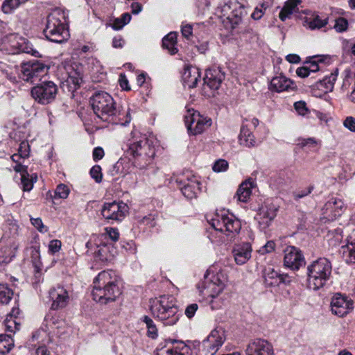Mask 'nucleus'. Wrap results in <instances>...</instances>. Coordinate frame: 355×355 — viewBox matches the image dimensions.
<instances>
[{
    "label": "nucleus",
    "instance_id": "1",
    "mask_svg": "<svg viewBox=\"0 0 355 355\" xmlns=\"http://www.w3.org/2000/svg\"><path fill=\"white\" fill-rule=\"evenodd\" d=\"M94 114L103 121L125 125L131 121L130 110L116 106L112 96L106 92H97L90 98Z\"/></svg>",
    "mask_w": 355,
    "mask_h": 355
},
{
    "label": "nucleus",
    "instance_id": "2",
    "mask_svg": "<svg viewBox=\"0 0 355 355\" xmlns=\"http://www.w3.org/2000/svg\"><path fill=\"white\" fill-rule=\"evenodd\" d=\"M121 293L119 277L113 270H103L94 278L92 295L97 303L106 305L114 302Z\"/></svg>",
    "mask_w": 355,
    "mask_h": 355
},
{
    "label": "nucleus",
    "instance_id": "3",
    "mask_svg": "<svg viewBox=\"0 0 355 355\" xmlns=\"http://www.w3.org/2000/svg\"><path fill=\"white\" fill-rule=\"evenodd\" d=\"M133 134L123 149L127 156L132 157L134 165L144 169L151 163L155 154V148L152 141L145 135L136 137V133Z\"/></svg>",
    "mask_w": 355,
    "mask_h": 355
},
{
    "label": "nucleus",
    "instance_id": "4",
    "mask_svg": "<svg viewBox=\"0 0 355 355\" xmlns=\"http://www.w3.org/2000/svg\"><path fill=\"white\" fill-rule=\"evenodd\" d=\"M150 310L154 318L161 321L166 326L175 324L180 319L178 306L175 298L171 295H163L150 299Z\"/></svg>",
    "mask_w": 355,
    "mask_h": 355
},
{
    "label": "nucleus",
    "instance_id": "5",
    "mask_svg": "<svg viewBox=\"0 0 355 355\" xmlns=\"http://www.w3.org/2000/svg\"><path fill=\"white\" fill-rule=\"evenodd\" d=\"M332 272L331 261L320 257L307 266V282L310 288L318 290L324 287L329 280Z\"/></svg>",
    "mask_w": 355,
    "mask_h": 355
},
{
    "label": "nucleus",
    "instance_id": "6",
    "mask_svg": "<svg viewBox=\"0 0 355 355\" xmlns=\"http://www.w3.org/2000/svg\"><path fill=\"white\" fill-rule=\"evenodd\" d=\"M44 34L46 39L55 43H62L69 37V32L65 25V17L59 10L50 13L46 19Z\"/></svg>",
    "mask_w": 355,
    "mask_h": 355
},
{
    "label": "nucleus",
    "instance_id": "7",
    "mask_svg": "<svg viewBox=\"0 0 355 355\" xmlns=\"http://www.w3.org/2000/svg\"><path fill=\"white\" fill-rule=\"evenodd\" d=\"M211 226L221 232H225L231 238L234 237L241 230L240 220L233 214L221 211L216 213L209 220Z\"/></svg>",
    "mask_w": 355,
    "mask_h": 355
},
{
    "label": "nucleus",
    "instance_id": "8",
    "mask_svg": "<svg viewBox=\"0 0 355 355\" xmlns=\"http://www.w3.org/2000/svg\"><path fill=\"white\" fill-rule=\"evenodd\" d=\"M58 86L53 81H44L31 89L32 97L42 105L53 102L58 94Z\"/></svg>",
    "mask_w": 355,
    "mask_h": 355
},
{
    "label": "nucleus",
    "instance_id": "9",
    "mask_svg": "<svg viewBox=\"0 0 355 355\" xmlns=\"http://www.w3.org/2000/svg\"><path fill=\"white\" fill-rule=\"evenodd\" d=\"M184 122L188 131L193 135L201 134L211 125V119L202 116L194 110H188Z\"/></svg>",
    "mask_w": 355,
    "mask_h": 355
},
{
    "label": "nucleus",
    "instance_id": "10",
    "mask_svg": "<svg viewBox=\"0 0 355 355\" xmlns=\"http://www.w3.org/2000/svg\"><path fill=\"white\" fill-rule=\"evenodd\" d=\"M47 65L40 61H29L21 65V78L26 82L33 83L48 72Z\"/></svg>",
    "mask_w": 355,
    "mask_h": 355
},
{
    "label": "nucleus",
    "instance_id": "11",
    "mask_svg": "<svg viewBox=\"0 0 355 355\" xmlns=\"http://www.w3.org/2000/svg\"><path fill=\"white\" fill-rule=\"evenodd\" d=\"M128 213V206L123 202H105L101 214L107 220L121 221Z\"/></svg>",
    "mask_w": 355,
    "mask_h": 355
},
{
    "label": "nucleus",
    "instance_id": "12",
    "mask_svg": "<svg viewBox=\"0 0 355 355\" xmlns=\"http://www.w3.org/2000/svg\"><path fill=\"white\" fill-rule=\"evenodd\" d=\"M226 340L225 331L221 327L213 329L202 341L204 349L211 355H214Z\"/></svg>",
    "mask_w": 355,
    "mask_h": 355
},
{
    "label": "nucleus",
    "instance_id": "13",
    "mask_svg": "<svg viewBox=\"0 0 355 355\" xmlns=\"http://www.w3.org/2000/svg\"><path fill=\"white\" fill-rule=\"evenodd\" d=\"M284 266L292 270H298L306 264L302 252L297 247L289 245L284 250Z\"/></svg>",
    "mask_w": 355,
    "mask_h": 355
},
{
    "label": "nucleus",
    "instance_id": "14",
    "mask_svg": "<svg viewBox=\"0 0 355 355\" xmlns=\"http://www.w3.org/2000/svg\"><path fill=\"white\" fill-rule=\"evenodd\" d=\"M353 301L348 297L336 293L331 299V311L332 314L343 318L353 310Z\"/></svg>",
    "mask_w": 355,
    "mask_h": 355
},
{
    "label": "nucleus",
    "instance_id": "15",
    "mask_svg": "<svg viewBox=\"0 0 355 355\" xmlns=\"http://www.w3.org/2000/svg\"><path fill=\"white\" fill-rule=\"evenodd\" d=\"M246 355H275L273 345L266 339L251 340L245 350Z\"/></svg>",
    "mask_w": 355,
    "mask_h": 355
},
{
    "label": "nucleus",
    "instance_id": "16",
    "mask_svg": "<svg viewBox=\"0 0 355 355\" xmlns=\"http://www.w3.org/2000/svg\"><path fill=\"white\" fill-rule=\"evenodd\" d=\"M49 298L51 300V309L58 310L67 306L69 302V295L67 290L62 286L58 285L50 289Z\"/></svg>",
    "mask_w": 355,
    "mask_h": 355
},
{
    "label": "nucleus",
    "instance_id": "17",
    "mask_svg": "<svg viewBox=\"0 0 355 355\" xmlns=\"http://www.w3.org/2000/svg\"><path fill=\"white\" fill-rule=\"evenodd\" d=\"M277 207L272 203H264L259 209L255 216V220L258 222L261 229H266L269 227L277 216Z\"/></svg>",
    "mask_w": 355,
    "mask_h": 355
},
{
    "label": "nucleus",
    "instance_id": "18",
    "mask_svg": "<svg viewBox=\"0 0 355 355\" xmlns=\"http://www.w3.org/2000/svg\"><path fill=\"white\" fill-rule=\"evenodd\" d=\"M225 77V73L222 71L221 68L213 67L206 71L204 83L211 89L217 90L220 87Z\"/></svg>",
    "mask_w": 355,
    "mask_h": 355
},
{
    "label": "nucleus",
    "instance_id": "19",
    "mask_svg": "<svg viewBox=\"0 0 355 355\" xmlns=\"http://www.w3.org/2000/svg\"><path fill=\"white\" fill-rule=\"evenodd\" d=\"M296 87L295 83L292 80L283 75L272 78L269 85V89L275 92L293 91Z\"/></svg>",
    "mask_w": 355,
    "mask_h": 355
},
{
    "label": "nucleus",
    "instance_id": "20",
    "mask_svg": "<svg viewBox=\"0 0 355 355\" xmlns=\"http://www.w3.org/2000/svg\"><path fill=\"white\" fill-rule=\"evenodd\" d=\"M252 246L250 243L245 242L235 245L232 254L234 261L238 265L245 264L251 257Z\"/></svg>",
    "mask_w": 355,
    "mask_h": 355
},
{
    "label": "nucleus",
    "instance_id": "21",
    "mask_svg": "<svg viewBox=\"0 0 355 355\" xmlns=\"http://www.w3.org/2000/svg\"><path fill=\"white\" fill-rule=\"evenodd\" d=\"M343 207L344 202L341 199L331 198L324 206V214H329L331 218H336L341 215Z\"/></svg>",
    "mask_w": 355,
    "mask_h": 355
},
{
    "label": "nucleus",
    "instance_id": "22",
    "mask_svg": "<svg viewBox=\"0 0 355 355\" xmlns=\"http://www.w3.org/2000/svg\"><path fill=\"white\" fill-rule=\"evenodd\" d=\"M200 78V72L197 67H188L182 74V80L185 86L193 88L196 86Z\"/></svg>",
    "mask_w": 355,
    "mask_h": 355
},
{
    "label": "nucleus",
    "instance_id": "23",
    "mask_svg": "<svg viewBox=\"0 0 355 355\" xmlns=\"http://www.w3.org/2000/svg\"><path fill=\"white\" fill-rule=\"evenodd\" d=\"M180 183L183 184V187H181L182 194L189 199L196 198L198 191L200 190V182L195 178L191 179H187V182L183 180L180 181Z\"/></svg>",
    "mask_w": 355,
    "mask_h": 355
},
{
    "label": "nucleus",
    "instance_id": "24",
    "mask_svg": "<svg viewBox=\"0 0 355 355\" xmlns=\"http://www.w3.org/2000/svg\"><path fill=\"white\" fill-rule=\"evenodd\" d=\"M200 292L204 295L214 298L218 296L224 289L225 286L216 285L214 284H209L208 280H205L201 284H198Z\"/></svg>",
    "mask_w": 355,
    "mask_h": 355
},
{
    "label": "nucleus",
    "instance_id": "25",
    "mask_svg": "<svg viewBox=\"0 0 355 355\" xmlns=\"http://www.w3.org/2000/svg\"><path fill=\"white\" fill-rule=\"evenodd\" d=\"M253 187V182L245 180L240 184L234 198H236L238 201L247 202L252 194V189Z\"/></svg>",
    "mask_w": 355,
    "mask_h": 355
},
{
    "label": "nucleus",
    "instance_id": "26",
    "mask_svg": "<svg viewBox=\"0 0 355 355\" xmlns=\"http://www.w3.org/2000/svg\"><path fill=\"white\" fill-rule=\"evenodd\" d=\"M236 6L237 7L234 8L227 17V19L231 24V27L232 29L236 28L239 24L242 23L243 18L245 15L244 8L239 4H236Z\"/></svg>",
    "mask_w": 355,
    "mask_h": 355
},
{
    "label": "nucleus",
    "instance_id": "27",
    "mask_svg": "<svg viewBox=\"0 0 355 355\" xmlns=\"http://www.w3.org/2000/svg\"><path fill=\"white\" fill-rule=\"evenodd\" d=\"M239 139L241 145L248 148L254 147L257 144L254 136L244 125L241 128Z\"/></svg>",
    "mask_w": 355,
    "mask_h": 355
},
{
    "label": "nucleus",
    "instance_id": "28",
    "mask_svg": "<svg viewBox=\"0 0 355 355\" xmlns=\"http://www.w3.org/2000/svg\"><path fill=\"white\" fill-rule=\"evenodd\" d=\"M279 272L272 268H267L263 271L264 283L267 286H277L279 285Z\"/></svg>",
    "mask_w": 355,
    "mask_h": 355
},
{
    "label": "nucleus",
    "instance_id": "29",
    "mask_svg": "<svg viewBox=\"0 0 355 355\" xmlns=\"http://www.w3.org/2000/svg\"><path fill=\"white\" fill-rule=\"evenodd\" d=\"M205 280H208L209 284H214L218 286H225L227 281L226 276L221 272H218L216 274H214V271L211 268L207 270L205 275Z\"/></svg>",
    "mask_w": 355,
    "mask_h": 355
},
{
    "label": "nucleus",
    "instance_id": "30",
    "mask_svg": "<svg viewBox=\"0 0 355 355\" xmlns=\"http://www.w3.org/2000/svg\"><path fill=\"white\" fill-rule=\"evenodd\" d=\"M18 245L13 243L10 246H6L0 250V264L9 263L15 256Z\"/></svg>",
    "mask_w": 355,
    "mask_h": 355
},
{
    "label": "nucleus",
    "instance_id": "31",
    "mask_svg": "<svg viewBox=\"0 0 355 355\" xmlns=\"http://www.w3.org/2000/svg\"><path fill=\"white\" fill-rule=\"evenodd\" d=\"M177 35L175 33H170L166 35L162 40V46L166 49L168 53L171 55H175L178 53L176 47Z\"/></svg>",
    "mask_w": 355,
    "mask_h": 355
},
{
    "label": "nucleus",
    "instance_id": "32",
    "mask_svg": "<svg viewBox=\"0 0 355 355\" xmlns=\"http://www.w3.org/2000/svg\"><path fill=\"white\" fill-rule=\"evenodd\" d=\"M338 73V69H336L335 71L331 73L329 76H327L322 80L318 81L317 87H323L325 89V92H331L337 79Z\"/></svg>",
    "mask_w": 355,
    "mask_h": 355
},
{
    "label": "nucleus",
    "instance_id": "33",
    "mask_svg": "<svg viewBox=\"0 0 355 355\" xmlns=\"http://www.w3.org/2000/svg\"><path fill=\"white\" fill-rule=\"evenodd\" d=\"M340 252L347 263H355V243H350L342 247Z\"/></svg>",
    "mask_w": 355,
    "mask_h": 355
},
{
    "label": "nucleus",
    "instance_id": "34",
    "mask_svg": "<svg viewBox=\"0 0 355 355\" xmlns=\"http://www.w3.org/2000/svg\"><path fill=\"white\" fill-rule=\"evenodd\" d=\"M300 1L299 0H288L279 13V19L284 21L289 18L293 12L295 10L297 4Z\"/></svg>",
    "mask_w": 355,
    "mask_h": 355
},
{
    "label": "nucleus",
    "instance_id": "35",
    "mask_svg": "<svg viewBox=\"0 0 355 355\" xmlns=\"http://www.w3.org/2000/svg\"><path fill=\"white\" fill-rule=\"evenodd\" d=\"M14 346V340L9 335H0V355L8 353Z\"/></svg>",
    "mask_w": 355,
    "mask_h": 355
},
{
    "label": "nucleus",
    "instance_id": "36",
    "mask_svg": "<svg viewBox=\"0 0 355 355\" xmlns=\"http://www.w3.org/2000/svg\"><path fill=\"white\" fill-rule=\"evenodd\" d=\"M66 82L73 89H76L83 83L82 75L76 70L71 69V71L68 72Z\"/></svg>",
    "mask_w": 355,
    "mask_h": 355
},
{
    "label": "nucleus",
    "instance_id": "37",
    "mask_svg": "<svg viewBox=\"0 0 355 355\" xmlns=\"http://www.w3.org/2000/svg\"><path fill=\"white\" fill-rule=\"evenodd\" d=\"M13 291L6 284H0V303L8 304L12 299Z\"/></svg>",
    "mask_w": 355,
    "mask_h": 355
},
{
    "label": "nucleus",
    "instance_id": "38",
    "mask_svg": "<svg viewBox=\"0 0 355 355\" xmlns=\"http://www.w3.org/2000/svg\"><path fill=\"white\" fill-rule=\"evenodd\" d=\"M327 23V18L321 19L320 16L317 15L308 22V26L310 29L314 30L325 26Z\"/></svg>",
    "mask_w": 355,
    "mask_h": 355
},
{
    "label": "nucleus",
    "instance_id": "39",
    "mask_svg": "<svg viewBox=\"0 0 355 355\" xmlns=\"http://www.w3.org/2000/svg\"><path fill=\"white\" fill-rule=\"evenodd\" d=\"M143 321L146 324L148 329V336L152 338H155L157 336V329L153 320L148 316L144 317Z\"/></svg>",
    "mask_w": 355,
    "mask_h": 355
},
{
    "label": "nucleus",
    "instance_id": "40",
    "mask_svg": "<svg viewBox=\"0 0 355 355\" xmlns=\"http://www.w3.org/2000/svg\"><path fill=\"white\" fill-rule=\"evenodd\" d=\"M19 4V0H5L1 6V10L4 13L9 14L17 8Z\"/></svg>",
    "mask_w": 355,
    "mask_h": 355
},
{
    "label": "nucleus",
    "instance_id": "41",
    "mask_svg": "<svg viewBox=\"0 0 355 355\" xmlns=\"http://www.w3.org/2000/svg\"><path fill=\"white\" fill-rule=\"evenodd\" d=\"M69 192L70 190L67 185L60 184L57 186L55 190L54 198L66 199L68 197Z\"/></svg>",
    "mask_w": 355,
    "mask_h": 355
},
{
    "label": "nucleus",
    "instance_id": "42",
    "mask_svg": "<svg viewBox=\"0 0 355 355\" xmlns=\"http://www.w3.org/2000/svg\"><path fill=\"white\" fill-rule=\"evenodd\" d=\"M348 21L344 17H338L335 19L334 29L337 33H343L347 30Z\"/></svg>",
    "mask_w": 355,
    "mask_h": 355
},
{
    "label": "nucleus",
    "instance_id": "43",
    "mask_svg": "<svg viewBox=\"0 0 355 355\" xmlns=\"http://www.w3.org/2000/svg\"><path fill=\"white\" fill-rule=\"evenodd\" d=\"M178 343V345L174 347L173 349L175 352L176 355H191V349L189 346L185 345L183 342L178 343L176 340L173 342Z\"/></svg>",
    "mask_w": 355,
    "mask_h": 355
},
{
    "label": "nucleus",
    "instance_id": "44",
    "mask_svg": "<svg viewBox=\"0 0 355 355\" xmlns=\"http://www.w3.org/2000/svg\"><path fill=\"white\" fill-rule=\"evenodd\" d=\"M130 19H131V15L129 13H128V12L123 13L121 15V18L115 19L114 24H113V27L115 29H119V28H122L123 26H124L125 24H128L130 22Z\"/></svg>",
    "mask_w": 355,
    "mask_h": 355
},
{
    "label": "nucleus",
    "instance_id": "45",
    "mask_svg": "<svg viewBox=\"0 0 355 355\" xmlns=\"http://www.w3.org/2000/svg\"><path fill=\"white\" fill-rule=\"evenodd\" d=\"M107 252L108 247L106 245L98 246L97 250L94 252L95 257L102 261H106L108 259Z\"/></svg>",
    "mask_w": 355,
    "mask_h": 355
},
{
    "label": "nucleus",
    "instance_id": "46",
    "mask_svg": "<svg viewBox=\"0 0 355 355\" xmlns=\"http://www.w3.org/2000/svg\"><path fill=\"white\" fill-rule=\"evenodd\" d=\"M32 225H33L40 233L44 234L49 231V228L44 225L41 218H30Z\"/></svg>",
    "mask_w": 355,
    "mask_h": 355
},
{
    "label": "nucleus",
    "instance_id": "47",
    "mask_svg": "<svg viewBox=\"0 0 355 355\" xmlns=\"http://www.w3.org/2000/svg\"><path fill=\"white\" fill-rule=\"evenodd\" d=\"M21 183L22 189L24 191H29L33 189L34 180L33 178H30V175L28 173V175H21Z\"/></svg>",
    "mask_w": 355,
    "mask_h": 355
},
{
    "label": "nucleus",
    "instance_id": "48",
    "mask_svg": "<svg viewBox=\"0 0 355 355\" xmlns=\"http://www.w3.org/2000/svg\"><path fill=\"white\" fill-rule=\"evenodd\" d=\"M92 178L95 180L98 183L102 181L103 174L101 172V167L99 165L94 166L89 172Z\"/></svg>",
    "mask_w": 355,
    "mask_h": 355
},
{
    "label": "nucleus",
    "instance_id": "49",
    "mask_svg": "<svg viewBox=\"0 0 355 355\" xmlns=\"http://www.w3.org/2000/svg\"><path fill=\"white\" fill-rule=\"evenodd\" d=\"M228 168V163L225 159H218L215 162L213 165L212 169L215 172H223L225 171Z\"/></svg>",
    "mask_w": 355,
    "mask_h": 355
},
{
    "label": "nucleus",
    "instance_id": "50",
    "mask_svg": "<svg viewBox=\"0 0 355 355\" xmlns=\"http://www.w3.org/2000/svg\"><path fill=\"white\" fill-rule=\"evenodd\" d=\"M5 326L7 331L10 332H15L19 329V324L15 319H10L8 317L5 320Z\"/></svg>",
    "mask_w": 355,
    "mask_h": 355
},
{
    "label": "nucleus",
    "instance_id": "51",
    "mask_svg": "<svg viewBox=\"0 0 355 355\" xmlns=\"http://www.w3.org/2000/svg\"><path fill=\"white\" fill-rule=\"evenodd\" d=\"M29 145L26 141H22L19 147V153L18 155L21 158H26L28 157L29 155Z\"/></svg>",
    "mask_w": 355,
    "mask_h": 355
},
{
    "label": "nucleus",
    "instance_id": "52",
    "mask_svg": "<svg viewBox=\"0 0 355 355\" xmlns=\"http://www.w3.org/2000/svg\"><path fill=\"white\" fill-rule=\"evenodd\" d=\"M61 246V241L58 239H54L50 241L49 244V250L51 254H55L60 250Z\"/></svg>",
    "mask_w": 355,
    "mask_h": 355
},
{
    "label": "nucleus",
    "instance_id": "53",
    "mask_svg": "<svg viewBox=\"0 0 355 355\" xmlns=\"http://www.w3.org/2000/svg\"><path fill=\"white\" fill-rule=\"evenodd\" d=\"M313 189V186H310L304 190L294 193H293L294 199L295 200H298L299 199L308 196L309 194H310L312 192Z\"/></svg>",
    "mask_w": 355,
    "mask_h": 355
},
{
    "label": "nucleus",
    "instance_id": "54",
    "mask_svg": "<svg viewBox=\"0 0 355 355\" xmlns=\"http://www.w3.org/2000/svg\"><path fill=\"white\" fill-rule=\"evenodd\" d=\"M343 125L352 132H355V118L347 116L343 121Z\"/></svg>",
    "mask_w": 355,
    "mask_h": 355
},
{
    "label": "nucleus",
    "instance_id": "55",
    "mask_svg": "<svg viewBox=\"0 0 355 355\" xmlns=\"http://www.w3.org/2000/svg\"><path fill=\"white\" fill-rule=\"evenodd\" d=\"M198 309V305L196 303L188 305L185 309V315L187 318H191L194 316L196 311Z\"/></svg>",
    "mask_w": 355,
    "mask_h": 355
},
{
    "label": "nucleus",
    "instance_id": "56",
    "mask_svg": "<svg viewBox=\"0 0 355 355\" xmlns=\"http://www.w3.org/2000/svg\"><path fill=\"white\" fill-rule=\"evenodd\" d=\"M295 109L300 115H305L307 112L306 103L304 101H298L294 104Z\"/></svg>",
    "mask_w": 355,
    "mask_h": 355
},
{
    "label": "nucleus",
    "instance_id": "57",
    "mask_svg": "<svg viewBox=\"0 0 355 355\" xmlns=\"http://www.w3.org/2000/svg\"><path fill=\"white\" fill-rule=\"evenodd\" d=\"M300 142L298 144L302 148L305 146H315L318 144V141L312 137L307 139H302L300 140Z\"/></svg>",
    "mask_w": 355,
    "mask_h": 355
},
{
    "label": "nucleus",
    "instance_id": "58",
    "mask_svg": "<svg viewBox=\"0 0 355 355\" xmlns=\"http://www.w3.org/2000/svg\"><path fill=\"white\" fill-rule=\"evenodd\" d=\"M106 232L109 236V237L113 241H116L119 238V233L117 229L112 227H107Z\"/></svg>",
    "mask_w": 355,
    "mask_h": 355
},
{
    "label": "nucleus",
    "instance_id": "59",
    "mask_svg": "<svg viewBox=\"0 0 355 355\" xmlns=\"http://www.w3.org/2000/svg\"><path fill=\"white\" fill-rule=\"evenodd\" d=\"M104 156V150L101 147H96L93 150V159L94 161L101 159Z\"/></svg>",
    "mask_w": 355,
    "mask_h": 355
},
{
    "label": "nucleus",
    "instance_id": "60",
    "mask_svg": "<svg viewBox=\"0 0 355 355\" xmlns=\"http://www.w3.org/2000/svg\"><path fill=\"white\" fill-rule=\"evenodd\" d=\"M296 74L297 75V76L300 78L308 77L310 74L309 71L308 69V66H303L297 68L296 70Z\"/></svg>",
    "mask_w": 355,
    "mask_h": 355
},
{
    "label": "nucleus",
    "instance_id": "61",
    "mask_svg": "<svg viewBox=\"0 0 355 355\" xmlns=\"http://www.w3.org/2000/svg\"><path fill=\"white\" fill-rule=\"evenodd\" d=\"M275 244L272 241H268L266 244L260 250L261 253H269L275 250Z\"/></svg>",
    "mask_w": 355,
    "mask_h": 355
},
{
    "label": "nucleus",
    "instance_id": "62",
    "mask_svg": "<svg viewBox=\"0 0 355 355\" xmlns=\"http://www.w3.org/2000/svg\"><path fill=\"white\" fill-rule=\"evenodd\" d=\"M14 171L20 173L21 175H28V167L21 164H17L14 167Z\"/></svg>",
    "mask_w": 355,
    "mask_h": 355
},
{
    "label": "nucleus",
    "instance_id": "63",
    "mask_svg": "<svg viewBox=\"0 0 355 355\" xmlns=\"http://www.w3.org/2000/svg\"><path fill=\"white\" fill-rule=\"evenodd\" d=\"M22 51L26 53H30L35 57H41L40 53L38 51L33 49V47L28 44H26L22 49Z\"/></svg>",
    "mask_w": 355,
    "mask_h": 355
},
{
    "label": "nucleus",
    "instance_id": "64",
    "mask_svg": "<svg viewBox=\"0 0 355 355\" xmlns=\"http://www.w3.org/2000/svg\"><path fill=\"white\" fill-rule=\"evenodd\" d=\"M182 34L185 37L189 39L192 35V27L191 25H185L182 27Z\"/></svg>",
    "mask_w": 355,
    "mask_h": 355
}]
</instances>
